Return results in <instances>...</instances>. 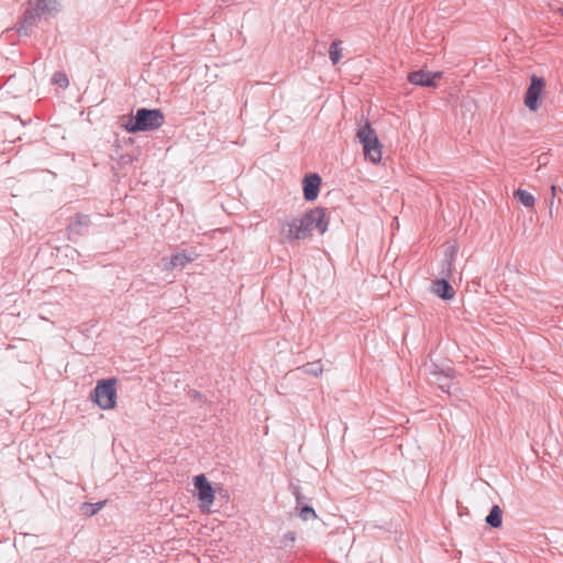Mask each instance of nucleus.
Segmentation results:
<instances>
[{
  "label": "nucleus",
  "instance_id": "obj_3",
  "mask_svg": "<svg viewBox=\"0 0 563 563\" xmlns=\"http://www.w3.org/2000/svg\"><path fill=\"white\" fill-rule=\"evenodd\" d=\"M357 137L363 145L364 155L373 163H378L382 159V145L378 141L376 132L369 123L357 131Z\"/></svg>",
  "mask_w": 563,
  "mask_h": 563
},
{
  "label": "nucleus",
  "instance_id": "obj_13",
  "mask_svg": "<svg viewBox=\"0 0 563 563\" xmlns=\"http://www.w3.org/2000/svg\"><path fill=\"white\" fill-rule=\"evenodd\" d=\"M90 218L86 214H76L70 222L68 230L70 233L81 234V229L89 227Z\"/></svg>",
  "mask_w": 563,
  "mask_h": 563
},
{
  "label": "nucleus",
  "instance_id": "obj_19",
  "mask_svg": "<svg viewBox=\"0 0 563 563\" xmlns=\"http://www.w3.org/2000/svg\"><path fill=\"white\" fill-rule=\"evenodd\" d=\"M52 81L54 84L58 85L59 87H67L68 86V78H67L66 74L60 73V71H56L53 75Z\"/></svg>",
  "mask_w": 563,
  "mask_h": 563
},
{
  "label": "nucleus",
  "instance_id": "obj_10",
  "mask_svg": "<svg viewBox=\"0 0 563 563\" xmlns=\"http://www.w3.org/2000/svg\"><path fill=\"white\" fill-rule=\"evenodd\" d=\"M40 18L33 10L30 8L24 12L23 19L19 23L18 32L20 35L27 36L30 35L32 27L36 25L37 19Z\"/></svg>",
  "mask_w": 563,
  "mask_h": 563
},
{
  "label": "nucleus",
  "instance_id": "obj_14",
  "mask_svg": "<svg viewBox=\"0 0 563 563\" xmlns=\"http://www.w3.org/2000/svg\"><path fill=\"white\" fill-rule=\"evenodd\" d=\"M486 523L492 528H499L503 523V510L498 505L492 507Z\"/></svg>",
  "mask_w": 563,
  "mask_h": 563
},
{
  "label": "nucleus",
  "instance_id": "obj_1",
  "mask_svg": "<svg viewBox=\"0 0 563 563\" xmlns=\"http://www.w3.org/2000/svg\"><path fill=\"white\" fill-rule=\"evenodd\" d=\"M317 230L323 234L328 230L327 210L314 208L302 216L295 217L283 223L280 235L287 243L294 245L300 240H306Z\"/></svg>",
  "mask_w": 563,
  "mask_h": 563
},
{
  "label": "nucleus",
  "instance_id": "obj_12",
  "mask_svg": "<svg viewBox=\"0 0 563 563\" xmlns=\"http://www.w3.org/2000/svg\"><path fill=\"white\" fill-rule=\"evenodd\" d=\"M55 0H30L29 5L30 9L33 10L36 14L42 15L44 13H49L55 9Z\"/></svg>",
  "mask_w": 563,
  "mask_h": 563
},
{
  "label": "nucleus",
  "instance_id": "obj_18",
  "mask_svg": "<svg viewBox=\"0 0 563 563\" xmlns=\"http://www.w3.org/2000/svg\"><path fill=\"white\" fill-rule=\"evenodd\" d=\"M299 517L303 520V521H308V520H314L318 518L314 509L310 506H302L300 509H299Z\"/></svg>",
  "mask_w": 563,
  "mask_h": 563
},
{
  "label": "nucleus",
  "instance_id": "obj_23",
  "mask_svg": "<svg viewBox=\"0 0 563 563\" xmlns=\"http://www.w3.org/2000/svg\"><path fill=\"white\" fill-rule=\"evenodd\" d=\"M558 13L563 16V8L558 9Z\"/></svg>",
  "mask_w": 563,
  "mask_h": 563
},
{
  "label": "nucleus",
  "instance_id": "obj_20",
  "mask_svg": "<svg viewBox=\"0 0 563 563\" xmlns=\"http://www.w3.org/2000/svg\"><path fill=\"white\" fill-rule=\"evenodd\" d=\"M289 489L291 494L296 498L297 506L301 505L302 500L305 499L303 495L301 494V488L299 485L291 483L289 486Z\"/></svg>",
  "mask_w": 563,
  "mask_h": 563
},
{
  "label": "nucleus",
  "instance_id": "obj_21",
  "mask_svg": "<svg viewBox=\"0 0 563 563\" xmlns=\"http://www.w3.org/2000/svg\"><path fill=\"white\" fill-rule=\"evenodd\" d=\"M104 504H106V501H100L97 504L85 503L84 507L90 508L89 515L92 516V515H96L103 507Z\"/></svg>",
  "mask_w": 563,
  "mask_h": 563
},
{
  "label": "nucleus",
  "instance_id": "obj_22",
  "mask_svg": "<svg viewBox=\"0 0 563 563\" xmlns=\"http://www.w3.org/2000/svg\"><path fill=\"white\" fill-rule=\"evenodd\" d=\"M192 396H194L195 398H200V397H201L200 393H198V391H194V393H192Z\"/></svg>",
  "mask_w": 563,
  "mask_h": 563
},
{
  "label": "nucleus",
  "instance_id": "obj_5",
  "mask_svg": "<svg viewBox=\"0 0 563 563\" xmlns=\"http://www.w3.org/2000/svg\"><path fill=\"white\" fill-rule=\"evenodd\" d=\"M545 87V80L542 77L533 75L531 77L530 86L525 95V104L530 111L539 109V98Z\"/></svg>",
  "mask_w": 563,
  "mask_h": 563
},
{
  "label": "nucleus",
  "instance_id": "obj_8",
  "mask_svg": "<svg viewBox=\"0 0 563 563\" xmlns=\"http://www.w3.org/2000/svg\"><path fill=\"white\" fill-rule=\"evenodd\" d=\"M196 257V254L191 255L186 252L176 253L170 257H163V269L173 271L175 268H184L187 264L194 262Z\"/></svg>",
  "mask_w": 563,
  "mask_h": 563
},
{
  "label": "nucleus",
  "instance_id": "obj_24",
  "mask_svg": "<svg viewBox=\"0 0 563 563\" xmlns=\"http://www.w3.org/2000/svg\"><path fill=\"white\" fill-rule=\"evenodd\" d=\"M555 189H556V188H555V186H554V185H552V186H551V190H552V194H553V195L555 194Z\"/></svg>",
  "mask_w": 563,
  "mask_h": 563
},
{
  "label": "nucleus",
  "instance_id": "obj_15",
  "mask_svg": "<svg viewBox=\"0 0 563 563\" xmlns=\"http://www.w3.org/2000/svg\"><path fill=\"white\" fill-rule=\"evenodd\" d=\"M297 371L302 372L307 375H312L314 377H318L323 372V366L320 361L316 362H309L302 366L297 367Z\"/></svg>",
  "mask_w": 563,
  "mask_h": 563
},
{
  "label": "nucleus",
  "instance_id": "obj_4",
  "mask_svg": "<svg viewBox=\"0 0 563 563\" xmlns=\"http://www.w3.org/2000/svg\"><path fill=\"white\" fill-rule=\"evenodd\" d=\"M92 399L101 409H112L115 407L117 390L115 380H101L93 389Z\"/></svg>",
  "mask_w": 563,
  "mask_h": 563
},
{
  "label": "nucleus",
  "instance_id": "obj_16",
  "mask_svg": "<svg viewBox=\"0 0 563 563\" xmlns=\"http://www.w3.org/2000/svg\"><path fill=\"white\" fill-rule=\"evenodd\" d=\"M514 196L518 201L527 208H532L534 206L536 199L534 197L523 189H518L514 192Z\"/></svg>",
  "mask_w": 563,
  "mask_h": 563
},
{
  "label": "nucleus",
  "instance_id": "obj_17",
  "mask_svg": "<svg viewBox=\"0 0 563 563\" xmlns=\"http://www.w3.org/2000/svg\"><path fill=\"white\" fill-rule=\"evenodd\" d=\"M341 41H333L329 48V56L333 65H336L342 58Z\"/></svg>",
  "mask_w": 563,
  "mask_h": 563
},
{
  "label": "nucleus",
  "instance_id": "obj_9",
  "mask_svg": "<svg viewBox=\"0 0 563 563\" xmlns=\"http://www.w3.org/2000/svg\"><path fill=\"white\" fill-rule=\"evenodd\" d=\"M303 197L307 201H312L318 197L321 177L318 174H309L303 178Z\"/></svg>",
  "mask_w": 563,
  "mask_h": 563
},
{
  "label": "nucleus",
  "instance_id": "obj_6",
  "mask_svg": "<svg viewBox=\"0 0 563 563\" xmlns=\"http://www.w3.org/2000/svg\"><path fill=\"white\" fill-rule=\"evenodd\" d=\"M194 485L197 490L198 499L203 508L209 509L214 500V490L208 482L205 474H199L194 478Z\"/></svg>",
  "mask_w": 563,
  "mask_h": 563
},
{
  "label": "nucleus",
  "instance_id": "obj_7",
  "mask_svg": "<svg viewBox=\"0 0 563 563\" xmlns=\"http://www.w3.org/2000/svg\"><path fill=\"white\" fill-rule=\"evenodd\" d=\"M441 76H442V73H440V71L431 74L429 71H424V70L420 69V70L411 71L408 75V81L416 86L435 87V79L441 78Z\"/></svg>",
  "mask_w": 563,
  "mask_h": 563
},
{
  "label": "nucleus",
  "instance_id": "obj_2",
  "mask_svg": "<svg viewBox=\"0 0 563 563\" xmlns=\"http://www.w3.org/2000/svg\"><path fill=\"white\" fill-rule=\"evenodd\" d=\"M164 123V114L159 109L141 108L135 115L130 117L122 125L129 133L153 131Z\"/></svg>",
  "mask_w": 563,
  "mask_h": 563
},
{
  "label": "nucleus",
  "instance_id": "obj_11",
  "mask_svg": "<svg viewBox=\"0 0 563 563\" xmlns=\"http://www.w3.org/2000/svg\"><path fill=\"white\" fill-rule=\"evenodd\" d=\"M433 292L442 299L449 300L454 297L453 287L445 279H438L432 285Z\"/></svg>",
  "mask_w": 563,
  "mask_h": 563
}]
</instances>
